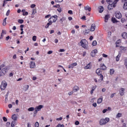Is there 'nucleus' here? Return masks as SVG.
Returning <instances> with one entry per match:
<instances>
[{
    "instance_id": "obj_1",
    "label": "nucleus",
    "mask_w": 127,
    "mask_h": 127,
    "mask_svg": "<svg viewBox=\"0 0 127 127\" xmlns=\"http://www.w3.org/2000/svg\"><path fill=\"white\" fill-rule=\"evenodd\" d=\"M106 1L109 3L108 6V9L111 10V9H113L114 7H116V4H117V2L119 1V0H106Z\"/></svg>"
},
{
    "instance_id": "obj_2",
    "label": "nucleus",
    "mask_w": 127,
    "mask_h": 127,
    "mask_svg": "<svg viewBox=\"0 0 127 127\" xmlns=\"http://www.w3.org/2000/svg\"><path fill=\"white\" fill-rule=\"evenodd\" d=\"M110 122V118H106L105 119H101L99 121V125L100 126H104L106 124H108V122Z\"/></svg>"
},
{
    "instance_id": "obj_3",
    "label": "nucleus",
    "mask_w": 127,
    "mask_h": 127,
    "mask_svg": "<svg viewBox=\"0 0 127 127\" xmlns=\"http://www.w3.org/2000/svg\"><path fill=\"white\" fill-rule=\"evenodd\" d=\"M80 43L83 48H84V49H87L88 48V41H87L86 39L81 40Z\"/></svg>"
},
{
    "instance_id": "obj_4",
    "label": "nucleus",
    "mask_w": 127,
    "mask_h": 127,
    "mask_svg": "<svg viewBox=\"0 0 127 127\" xmlns=\"http://www.w3.org/2000/svg\"><path fill=\"white\" fill-rule=\"evenodd\" d=\"M7 86V82L5 81V80H3L1 83L0 87L1 91H3L5 90Z\"/></svg>"
},
{
    "instance_id": "obj_5",
    "label": "nucleus",
    "mask_w": 127,
    "mask_h": 127,
    "mask_svg": "<svg viewBox=\"0 0 127 127\" xmlns=\"http://www.w3.org/2000/svg\"><path fill=\"white\" fill-rule=\"evenodd\" d=\"M58 19V16L56 15L52 16L49 19L48 21H50L51 23H53V22H56L57 20Z\"/></svg>"
},
{
    "instance_id": "obj_6",
    "label": "nucleus",
    "mask_w": 127,
    "mask_h": 127,
    "mask_svg": "<svg viewBox=\"0 0 127 127\" xmlns=\"http://www.w3.org/2000/svg\"><path fill=\"white\" fill-rule=\"evenodd\" d=\"M43 108V105H39L38 106H37L35 107V112H34V114H37V113H38V112L41 111V109Z\"/></svg>"
},
{
    "instance_id": "obj_7",
    "label": "nucleus",
    "mask_w": 127,
    "mask_h": 127,
    "mask_svg": "<svg viewBox=\"0 0 127 127\" xmlns=\"http://www.w3.org/2000/svg\"><path fill=\"white\" fill-rule=\"evenodd\" d=\"M115 16L116 18H118V19H120V18H122V13H121V12L117 11L116 12Z\"/></svg>"
},
{
    "instance_id": "obj_8",
    "label": "nucleus",
    "mask_w": 127,
    "mask_h": 127,
    "mask_svg": "<svg viewBox=\"0 0 127 127\" xmlns=\"http://www.w3.org/2000/svg\"><path fill=\"white\" fill-rule=\"evenodd\" d=\"M35 67H36L35 62L34 61H31L30 63V68H31V69H34V68H35Z\"/></svg>"
},
{
    "instance_id": "obj_9",
    "label": "nucleus",
    "mask_w": 127,
    "mask_h": 127,
    "mask_svg": "<svg viewBox=\"0 0 127 127\" xmlns=\"http://www.w3.org/2000/svg\"><path fill=\"white\" fill-rule=\"evenodd\" d=\"M119 94L120 96H124L125 95V88H121L119 90Z\"/></svg>"
},
{
    "instance_id": "obj_10",
    "label": "nucleus",
    "mask_w": 127,
    "mask_h": 127,
    "mask_svg": "<svg viewBox=\"0 0 127 127\" xmlns=\"http://www.w3.org/2000/svg\"><path fill=\"white\" fill-rule=\"evenodd\" d=\"M97 53H98V51L97 50H94L91 52V56H92V57H95Z\"/></svg>"
},
{
    "instance_id": "obj_11",
    "label": "nucleus",
    "mask_w": 127,
    "mask_h": 127,
    "mask_svg": "<svg viewBox=\"0 0 127 127\" xmlns=\"http://www.w3.org/2000/svg\"><path fill=\"white\" fill-rule=\"evenodd\" d=\"M75 66H77V63H74L73 64H71L68 65V68L69 69H73Z\"/></svg>"
},
{
    "instance_id": "obj_12",
    "label": "nucleus",
    "mask_w": 127,
    "mask_h": 127,
    "mask_svg": "<svg viewBox=\"0 0 127 127\" xmlns=\"http://www.w3.org/2000/svg\"><path fill=\"white\" fill-rule=\"evenodd\" d=\"M96 29V24H92L90 28V31H95Z\"/></svg>"
},
{
    "instance_id": "obj_13",
    "label": "nucleus",
    "mask_w": 127,
    "mask_h": 127,
    "mask_svg": "<svg viewBox=\"0 0 127 127\" xmlns=\"http://www.w3.org/2000/svg\"><path fill=\"white\" fill-rule=\"evenodd\" d=\"M98 10H99V12H100V13H102V12H103V11H104V7L103 6H99Z\"/></svg>"
},
{
    "instance_id": "obj_14",
    "label": "nucleus",
    "mask_w": 127,
    "mask_h": 127,
    "mask_svg": "<svg viewBox=\"0 0 127 127\" xmlns=\"http://www.w3.org/2000/svg\"><path fill=\"white\" fill-rule=\"evenodd\" d=\"M78 91H79V86H75L73 87V90H72L73 92L75 93V92H78Z\"/></svg>"
},
{
    "instance_id": "obj_15",
    "label": "nucleus",
    "mask_w": 127,
    "mask_h": 127,
    "mask_svg": "<svg viewBox=\"0 0 127 127\" xmlns=\"http://www.w3.org/2000/svg\"><path fill=\"white\" fill-rule=\"evenodd\" d=\"M92 68V64L91 63L87 64L85 67L84 69H91Z\"/></svg>"
},
{
    "instance_id": "obj_16",
    "label": "nucleus",
    "mask_w": 127,
    "mask_h": 127,
    "mask_svg": "<svg viewBox=\"0 0 127 127\" xmlns=\"http://www.w3.org/2000/svg\"><path fill=\"white\" fill-rule=\"evenodd\" d=\"M96 73L97 74V75H102V70L100 68H98L96 69Z\"/></svg>"
},
{
    "instance_id": "obj_17",
    "label": "nucleus",
    "mask_w": 127,
    "mask_h": 127,
    "mask_svg": "<svg viewBox=\"0 0 127 127\" xmlns=\"http://www.w3.org/2000/svg\"><path fill=\"white\" fill-rule=\"evenodd\" d=\"M12 119L13 120V121H15V122H16L17 121V115L16 114H13L12 116Z\"/></svg>"
},
{
    "instance_id": "obj_18",
    "label": "nucleus",
    "mask_w": 127,
    "mask_h": 127,
    "mask_svg": "<svg viewBox=\"0 0 127 127\" xmlns=\"http://www.w3.org/2000/svg\"><path fill=\"white\" fill-rule=\"evenodd\" d=\"M28 89H29V85H25L23 88V90L24 91V92H26Z\"/></svg>"
},
{
    "instance_id": "obj_19",
    "label": "nucleus",
    "mask_w": 127,
    "mask_h": 127,
    "mask_svg": "<svg viewBox=\"0 0 127 127\" xmlns=\"http://www.w3.org/2000/svg\"><path fill=\"white\" fill-rule=\"evenodd\" d=\"M122 36L123 38L124 39H127V32H124L122 34Z\"/></svg>"
},
{
    "instance_id": "obj_20",
    "label": "nucleus",
    "mask_w": 127,
    "mask_h": 127,
    "mask_svg": "<svg viewBox=\"0 0 127 127\" xmlns=\"http://www.w3.org/2000/svg\"><path fill=\"white\" fill-rule=\"evenodd\" d=\"M109 18H110V15L109 14L106 15L104 17L105 22H108V20H109Z\"/></svg>"
},
{
    "instance_id": "obj_21",
    "label": "nucleus",
    "mask_w": 127,
    "mask_h": 127,
    "mask_svg": "<svg viewBox=\"0 0 127 127\" xmlns=\"http://www.w3.org/2000/svg\"><path fill=\"white\" fill-rule=\"evenodd\" d=\"M83 33L84 34V35L89 34V33H90V29H86L85 30L83 31Z\"/></svg>"
},
{
    "instance_id": "obj_22",
    "label": "nucleus",
    "mask_w": 127,
    "mask_h": 127,
    "mask_svg": "<svg viewBox=\"0 0 127 127\" xmlns=\"http://www.w3.org/2000/svg\"><path fill=\"white\" fill-rule=\"evenodd\" d=\"M66 20V18L65 17H62L61 18L60 20V22L61 23V24H63V22Z\"/></svg>"
},
{
    "instance_id": "obj_23",
    "label": "nucleus",
    "mask_w": 127,
    "mask_h": 127,
    "mask_svg": "<svg viewBox=\"0 0 127 127\" xmlns=\"http://www.w3.org/2000/svg\"><path fill=\"white\" fill-rule=\"evenodd\" d=\"M4 75H5V70L3 69L0 72V76H4Z\"/></svg>"
},
{
    "instance_id": "obj_24",
    "label": "nucleus",
    "mask_w": 127,
    "mask_h": 127,
    "mask_svg": "<svg viewBox=\"0 0 127 127\" xmlns=\"http://www.w3.org/2000/svg\"><path fill=\"white\" fill-rule=\"evenodd\" d=\"M99 76H100V79H99V80H98V82H101L102 81H103V80H104V76H103L102 74L99 75Z\"/></svg>"
},
{
    "instance_id": "obj_25",
    "label": "nucleus",
    "mask_w": 127,
    "mask_h": 127,
    "mask_svg": "<svg viewBox=\"0 0 127 127\" xmlns=\"http://www.w3.org/2000/svg\"><path fill=\"white\" fill-rule=\"evenodd\" d=\"M100 68L101 69H102V70H106V69H107V67L106 66V65H105V64H102L100 66Z\"/></svg>"
},
{
    "instance_id": "obj_26",
    "label": "nucleus",
    "mask_w": 127,
    "mask_h": 127,
    "mask_svg": "<svg viewBox=\"0 0 127 127\" xmlns=\"http://www.w3.org/2000/svg\"><path fill=\"white\" fill-rule=\"evenodd\" d=\"M84 9H85V10H88V11H90L91 10V7L87 5L86 6L84 7Z\"/></svg>"
},
{
    "instance_id": "obj_27",
    "label": "nucleus",
    "mask_w": 127,
    "mask_h": 127,
    "mask_svg": "<svg viewBox=\"0 0 127 127\" xmlns=\"http://www.w3.org/2000/svg\"><path fill=\"white\" fill-rule=\"evenodd\" d=\"M122 116H123V114L122 113H118L116 115V119H120V118H121Z\"/></svg>"
},
{
    "instance_id": "obj_28",
    "label": "nucleus",
    "mask_w": 127,
    "mask_h": 127,
    "mask_svg": "<svg viewBox=\"0 0 127 127\" xmlns=\"http://www.w3.org/2000/svg\"><path fill=\"white\" fill-rule=\"evenodd\" d=\"M103 102V98H100L97 100V104H101Z\"/></svg>"
},
{
    "instance_id": "obj_29",
    "label": "nucleus",
    "mask_w": 127,
    "mask_h": 127,
    "mask_svg": "<svg viewBox=\"0 0 127 127\" xmlns=\"http://www.w3.org/2000/svg\"><path fill=\"white\" fill-rule=\"evenodd\" d=\"M52 24V23L50 22V21H49L48 23H47V25L45 26V28H48L49 27L50 25H51Z\"/></svg>"
},
{
    "instance_id": "obj_30",
    "label": "nucleus",
    "mask_w": 127,
    "mask_h": 127,
    "mask_svg": "<svg viewBox=\"0 0 127 127\" xmlns=\"http://www.w3.org/2000/svg\"><path fill=\"white\" fill-rule=\"evenodd\" d=\"M110 75H113V74L115 73V70L114 69L112 68L110 69Z\"/></svg>"
},
{
    "instance_id": "obj_31",
    "label": "nucleus",
    "mask_w": 127,
    "mask_h": 127,
    "mask_svg": "<svg viewBox=\"0 0 127 127\" xmlns=\"http://www.w3.org/2000/svg\"><path fill=\"white\" fill-rule=\"evenodd\" d=\"M123 8L124 9H127V1L124 3Z\"/></svg>"
},
{
    "instance_id": "obj_32",
    "label": "nucleus",
    "mask_w": 127,
    "mask_h": 127,
    "mask_svg": "<svg viewBox=\"0 0 127 127\" xmlns=\"http://www.w3.org/2000/svg\"><path fill=\"white\" fill-rule=\"evenodd\" d=\"M34 110H35V109H34V108L33 107H31V108H29L28 109V111L29 112H33V111H34Z\"/></svg>"
},
{
    "instance_id": "obj_33",
    "label": "nucleus",
    "mask_w": 127,
    "mask_h": 127,
    "mask_svg": "<svg viewBox=\"0 0 127 127\" xmlns=\"http://www.w3.org/2000/svg\"><path fill=\"white\" fill-rule=\"evenodd\" d=\"M3 25L4 26H5V25H6V17L3 20Z\"/></svg>"
},
{
    "instance_id": "obj_34",
    "label": "nucleus",
    "mask_w": 127,
    "mask_h": 127,
    "mask_svg": "<svg viewBox=\"0 0 127 127\" xmlns=\"http://www.w3.org/2000/svg\"><path fill=\"white\" fill-rule=\"evenodd\" d=\"M112 21L113 22V23H115L118 22V21H117V20H116L115 18H112Z\"/></svg>"
},
{
    "instance_id": "obj_35",
    "label": "nucleus",
    "mask_w": 127,
    "mask_h": 127,
    "mask_svg": "<svg viewBox=\"0 0 127 127\" xmlns=\"http://www.w3.org/2000/svg\"><path fill=\"white\" fill-rule=\"evenodd\" d=\"M108 39H109V40L111 39V35H112V32H109L108 33Z\"/></svg>"
},
{
    "instance_id": "obj_36",
    "label": "nucleus",
    "mask_w": 127,
    "mask_h": 127,
    "mask_svg": "<svg viewBox=\"0 0 127 127\" xmlns=\"http://www.w3.org/2000/svg\"><path fill=\"white\" fill-rule=\"evenodd\" d=\"M12 0H4L3 1V6H4V4L7 3V1H11Z\"/></svg>"
},
{
    "instance_id": "obj_37",
    "label": "nucleus",
    "mask_w": 127,
    "mask_h": 127,
    "mask_svg": "<svg viewBox=\"0 0 127 127\" xmlns=\"http://www.w3.org/2000/svg\"><path fill=\"white\" fill-rule=\"evenodd\" d=\"M56 127H64V125H61V124H59Z\"/></svg>"
},
{
    "instance_id": "obj_38",
    "label": "nucleus",
    "mask_w": 127,
    "mask_h": 127,
    "mask_svg": "<svg viewBox=\"0 0 127 127\" xmlns=\"http://www.w3.org/2000/svg\"><path fill=\"white\" fill-rule=\"evenodd\" d=\"M92 45L93 46H96V45H97V41H94L92 43Z\"/></svg>"
},
{
    "instance_id": "obj_39",
    "label": "nucleus",
    "mask_w": 127,
    "mask_h": 127,
    "mask_svg": "<svg viewBox=\"0 0 127 127\" xmlns=\"http://www.w3.org/2000/svg\"><path fill=\"white\" fill-rule=\"evenodd\" d=\"M35 127H39V123L38 122L35 123Z\"/></svg>"
},
{
    "instance_id": "obj_40",
    "label": "nucleus",
    "mask_w": 127,
    "mask_h": 127,
    "mask_svg": "<svg viewBox=\"0 0 127 127\" xmlns=\"http://www.w3.org/2000/svg\"><path fill=\"white\" fill-rule=\"evenodd\" d=\"M18 22L19 23H23V20H22V19H19V20H18Z\"/></svg>"
},
{
    "instance_id": "obj_41",
    "label": "nucleus",
    "mask_w": 127,
    "mask_h": 127,
    "mask_svg": "<svg viewBox=\"0 0 127 127\" xmlns=\"http://www.w3.org/2000/svg\"><path fill=\"white\" fill-rule=\"evenodd\" d=\"M33 41H36V36H34L32 37Z\"/></svg>"
},
{
    "instance_id": "obj_42",
    "label": "nucleus",
    "mask_w": 127,
    "mask_h": 127,
    "mask_svg": "<svg viewBox=\"0 0 127 127\" xmlns=\"http://www.w3.org/2000/svg\"><path fill=\"white\" fill-rule=\"evenodd\" d=\"M36 13V9L33 8L32 14H35Z\"/></svg>"
},
{
    "instance_id": "obj_43",
    "label": "nucleus",
    "mask_w": 127,
    "mask_h": 127,
    "mask_svg": "<svg viewBox=\"0 0 127 127\" xmlns=\"http://www.w3.org/2000/svg\"><path fill=\"white\" fill-rule=\"evenodd\" d=\"M63 120V118L62 117L56 119V121H62Z\"/></svg>"
},
{
    "instance_id": "obj_44",
    "label": "nucleus",
    "mask_w": 127,
    "mask_h": 127,
    "mask_svg": "<svg viewBox=\"0 0 127 127\" xmlns=\"http://www.w3.org/2000/svg\"><path fill=\"white\" fill-rule=\"evenodd\" d=\"M96 89H97V85H95L92 87V90L93 91H95V90H96Z\"/></svg>"
},
{
    "instance_id": "obj_45",
    "label": "nucleus",
    "mask_w": 127,
    "mask_h": 127,
    "mask_svg": "<svg viewBox=\"0 0 127 127\" xmlns=\"http://www.w3.org/2000/svg\"><path fill=\"white\" fill-rule=\"evenodd\" d=\"M116 61H120V55H118L116 57Z\"/></svg>"
},
{
    "instance_id": "obj_46",
    "label": "nucleus",
    "mask_w": 127,
    "mask_h": 127,
    "mask_svg": "<svg viewBox=\"0 0 127 127\" xmlns=\"http://www.w3.org/2000/svg\"><path fill=\"white\" fill-rule=\"evenodd\" d=\"M108 112V109H104L102 111L103 114H106Z\"/></svg>"
},
{
    "instance_id": "obj_47",
    "label": "nucleus",
    "mask_w": 127,
    "mask_h": 127,
    "mask_svg": "<svg viewBox=\"0 0 127 127\" xmlns=\"http://www.w3.org/2000/svg\"><path fill=\"white\" fill-rule=\"evenodd\" d=\"M74 92L72 91H70V92H69L68 93V95H69V96H71V95H73V93Z\"/></svg>"
},
{
    "instance_id": "obj_48",
    "label": "nucleus",
    "mask_w": 127,
    "mask_h": 127,
    "mask_svg": "<svg viewBox=\"0 0 127 127\" xmlns=\"http://www.w3.org/2000/svg\"><path fill=\"white\" fill-rule=\"evenodd\" d=\"M11 124L14 126H15L16 125V121H13L12 122H11Z\"/></svg>"
},
{
    "instance_id": "obj_49",
    "label": "nucleus",
    "mask_w": 127,
    "mask_h": 127,
    "mask_svg": "<svg viewBox=\"0 0 127 127\" xmlns=\"http://www.w3.org/2000/svg\"><path fill=\"white\" fill-rule=\"evenodd\" d=\"M115 95H116V93L111 94L110 95V98H114L115 97Z\"/></svg>"
},
{
    "instance_id": "obj_50",
    "label": "nucleus",
    "mask_w": 127,
    "mask_h": 127,
    "mask_svg": "<svg viewBox=\"0 0 127 127\" xmlns=\"http://www.w3.org/2000/svg\"><path fill=\"white\" fill-rule=\"evenodd\" d=\"M55 1L56 2H62V1H63V0H55Z\"/></svg>"
},
{
    "instance_id": "obj_51",
    "label": "nucleus",
    "mask_w": 127,
    "mask_h": 127,
    "mask_svg": "<svg viewBox=\"0 0 127 127\" xmlns=\"http://www.w3.org/2000/svg\"><path fill=\"white\" fill-rule=\"evenodd\" d=\"M9 77H13V73L12 72H10L9 74Z\"/></svg>"
},
{
    "instance_id": "obj_52",
    "label": "nucleus",
    "mask_w": 127,
    "mask_h": 127,
    "mask_svg": "<svg viewBox=\"0 0 127 127\" xmlns=\"http://www.w3.org/2000/svg\"><path fill=\"white\" fill-rule=\"evenodd\" d=\"M122 50H124V51H126V50H127V48L125 47H122Z\"/></svg>"
},
{
    "instance_id": "obj_53",
    "label": "nucleus",
    "mask_w": 127,
    "mask_h": 127,
    "mask_svg": "<svg viewBox=\"0 0 127 127\" xmlns=\"http://www.w3.org/2000/svg\"><path fill=\"white\" fill-rule=\"evenodd\" d=\"M80 123L79 122V121H76L75 122V126H78V125H79Z\"/></svg>"
},
{
    "instance_id": "obj_54",
    "label": "nucleus",
    "mask_w": 127,
    "mask_h": 127,
    "mask_svg": "<svg viewBox=\"0 0 127 127\" xmlns=\"http://www.w3.org/2000/svg\"><path fill=\"white\" fill-rule=\"evenodd\" d=\"M9 12H10L9 10H8V11H7V12L6 13V16H8V15H9Z\"/></svg>"
},
{
    "instance_id": "obj_55",
    "label": "nucleus",
    "mask_w": 127,
    "mask_h": 127,
    "mask_svg": "<svg viewBox=\"0 0 127 127\" xmlns=\"http://www.w3.org/2000/svg\"><path fill=\"white\" fill-rule=\"evenodd\" d=\"M28 15V12L25 11L24 13H23V15Z\"/></svg>"
},
{
    "instance_id": "obj_56",
    "label": "nucleus",
    "mask_w": 127,
    "mask_h": 127,
    "mask_svg": "<svg viewBox=\"0 0 127 127\" xmlns=\"http://www.w3.org/2000/svg\"><path fill=\"white\" fill-rule=\"evenodd\" d=\"M75 32H76V31H75V30H71V33H72V34H75Z\"/></svg>"
},
{
    "instance_id": "obj_57",
    "label": "nucleus",
    "mask_w": 127,
    "mask_h": 127,
    "mask_svg": "<svg viewBox=\"0 0 127 127\" xmlns=\"http://www.w3.org/2000/svg\"><path fill=\"white\" fill-rule=\"evenodd\" d=\"M35 6H36V5H35V4H33L31 5V8H34Z\"/></svg>"
},
{
    "instance_id": "obj_58",
    "label": "nucleus",
    "mask_w": 127,
    "mask_h": 127,
    "mask_svg": "<svg viewBox=\"0 0 127 127\" xmlns=\"http://www.w3.org/2000/svg\"><path fill=\"white\" fill-rule=\"evenodd\" d=\"M125 21H126V19L124 18H123L121 19V22H122L123 23H124V22H125Z\"/></svg>"
},
{
    "instance_id": "obj_59",
    "label": "nucleus",
    "mask_w": 127,
    "mask_h": 127,
    "mask_svg": "<svg viewBox=\"0 0 127 127\" xmlns=\"http://www.w3.org/2000/svg\"><path fill=\"white\" fill-rule=\"evenodd\" d=\"M9 126H10V123L7 122V123H6V127H9Z\"/></svg>"
},
{
    "instance_id": "obj_60",
    "label": "nucleus",
    "mask_w": 127,
    "mask_h": 127,
    "mask_svg": "<svg viewBox=\"0 0 127 127\" xmlns=\"http://www.w3.org/2000/svg\"><path fill=\"white\" fill-rule=\"evenodd\" d=\"M54 7H60V5L59 4L55 5H54Z\"/></svg>"
},
{
    "instance_id": "obj_61",
    "label": "nucleus",
    "mask_w": 127,
    "mask_h": 127,
    "mask_svg": "<svg viewBox=\"0 0 127 127\" xmlns=\"http://www.w3.org/2000/svg\"><path fill=\"white\" fill-rule=\"evenodd\" d=\"M3 120L4 122H7V119L5 117H3Z\"/></svg>"
},
{
    "instance_id": "obj_62",
    "label": "nucleus",
    "mask_w": 127,
    "mask_h": 127,
    "mask_svg": "<svg viewBox=\"0 0 127 127\" xmlns=\"http://www.w3.org/2000/svg\"><path fill=\"white\" fill-rule=\"evenodd\" d=\"M52 53H53V51H49L48 52V54H49V55L52 54Z\"/></svg>"
},
{
    "instance_id": "obj_63",
    "label": "nucleus",
    "mask_w": 127,
    "mask_h": 127,
    "mask_svg": "<svg viewBox=\"0 0 127 127\" xmlns=\"http://www.w3.org/2000/svg\"><path fill=\"white\" fill-rule=\"evenodd\" d=\"M93 107H94V108H96V107H97V103H94L93 104Z\"/></svg>"
},
{
    "instance_id": "obj_64",
    "label": "nucleus",
    "mask_w": 127,
    "mask_h": 127,
    "mask_svg": "<svg viewBox=\"0 0 127 127\" xmlns=\"http://www.w3.org/2000/svg\"><path fill=\"white\" fill-rule=\"evenodd\" d=\"M51 15H47L46 16H45V18H49V17H50Z\"/></svg>"
}]
</instances>
